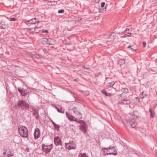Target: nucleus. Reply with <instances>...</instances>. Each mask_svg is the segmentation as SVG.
I'll list each match as a JSON object with an SVG mask.
<instances>
[{"instance_id": "obj_1", "label": "nucleus", "mask_w": 157, "mask_h": 157, "mask_svg": "<svg viewBox=\"0 0 157 157\" xmlns=\"http://www.w3.org/2000/svg\"><path fill=\"white\" fill-rule=\"evenodd\" d=\"M17 109L26 111L29 108V105L26 101L24 100H19L17 102V105H15Z\"/></svg>"}, {"instance_id": "obj_2", "label": "nucleus", "mask_w": 157, "mask_h": 157, "mask_svg": "<svg viewBox=\"0 0 157 157\" xmlns=\"http://www.w3.org/2000/svg\"><path fill=\"white\" fill-rule=\"evenodd\" d=\"M69 109L70 112L72 114V113H74V116L77 117V118L80 119L82 118V115L79 112L78 108L76 105L74 104H72L70 105Z\"/></svg>"}, {"instance_id": "obj_3", "label": "nucleus", "mask_w": 157, "mask_h": 157, "mask_svg": "<svg viewBox=\"0 0 157 157\" xmlns=\"http://www.w3.org/2000/svg\"><path fill=\"white\" fill-rule=\"evenodd\" d=\"M19 133L22 137L28 138L29 133L27 128L25 126H22L18 128Z\"/></svg>"}, {"instance_id": "obj_4", "label": "nucleus", "mask_w": 157, "mask_h": 157, "mask_svg": "<svg viewBox=\"0 0 157 157\" xmlns=\"http://www.w3.org/2000/svg\"><path fill=\"white\" fill-rule=\"evenodd\" d=\"M53 147L52 144L47 145L43 144L42 145V150L46 155L49 153L52 149Z\"/></svg>"}, {"instance_id": "obj_5", "label": "nucleus", "mask_w": 157, "mask_h": 157, "mask_svg": "<svg viewBox=\"0 0 157 157\" xmlns=\"http://www.w3.org/2000/svg\"><path fill=\"white\" fill-rule=\"evenodd\" d=\"M65 145L67 149L70 150L71 149H75L76 148V145L74 141H70L68 143H65Z\"/></svg>"}, {"instance_id": "obj_6", "label": "nucleus", "mask_w": 157, "mask_h": 157, "mask_svg": "<svg viewBox=\"0 0 157 157\" xmlns=\"http://www.w3.org/2000/svg\"><path fill=\"white\" fill-rule=\"evenodd\" d=\"M116 37L115 32H113L110 34H108L105 36V38L108 39L107 41H111L115 38Z\"/></svg>"}, {"instance_id": "obj_7", "label": "nucleus", "mask_w": 157, "mask_h": 157, "mask_svg": "<svg viewBox=\"0 0 157 157\" xmlns=\"http://www.w3.org/2000/svg\"><path fill=\"white\" fill-rule=\"evenodd\" d=\"M80 124L81 125L80 126V130L82 131L83 133H86L87 130V125L84 121Z\"/></svg>"}, {"instance_id": "obj_8", "label": "nucleus", "mask_w": 157, "mask_h": 157, "mask_svg": "<svg viewBox=\"0 0 157 157\" xmlns=\"http://www.w3.org/2000/svg\"><path fill=\"white\" fill-rule=\"evenodd\" d=\"M40 21L38 19L34 18L30 20L26 21L25 23L27 25L29 24H35L36 23H38Z\"/></svg>"}, {"instance_id": "obj_9", "label": "nucleus", "mask_w": 157, "mask_h": 157, "mask_svg": "<svg viewBox=\"0 0 157 157\" xmlns=\"http://www.w3.org/2000/svg\"><path fill=\"white\" fill-rule=\"evenodd\" d=\"M130 100L124 98L119 101V103L121 105H129L131 103Z\"/></svg>"}, {"instance_id": "obj_10", "label": "nucleus", "mask_w": 157, "mask_h": 157, "mask_svg": "<svg viewBox=\"0 0 157 157\" xmlns=\"http://www.w3.org/2000/svg\"><path fill=\"white\" fill-rule=\"evenodd\" d=\"M17 90L23 96H25L27 93V90L25 89H24L23 88L18 87Z\"/></svg>"}, {"instance_id": "obj_11", "label": "nucleus", "mask_w": 157, "mask_h": 157, "mask_svg": "<svg viewBox=\"0 0 157 157\" xmlns=\"http://www.w3.org/2000/svg\"><path fill=\"white\" fill-rule=\"evenodd\" d=\"M40 129L38 128H36L34 133V139L36 140L40 136Z\"/></svg>"}, {"instance_id": "obj_12", "label": "nucleus", "mask_w": 157, "mask_h": 157, "mask_svg": "<svg viewBox=\"0 0 157 157\" xmlns=\"http://www.w3.org/2000/svg\"><path fill=\"white\" fill-rule=\"evenodd\" d=\"M54 142L56 146H58L59 145L62 146L61 140L59 137L58 136H56L54 138Z\"/></svg>"}, {"instance_id": "obj_13", "label": "nucleus", "mask_w": 157, "mask_h": 157, "mask_svg": "<svg viewBox=\"0 0 157 157\" xmlns=\"http://www.w3.org/2000/svg\"><path fill=\"white\" fill-rule=\"evenodd\" d=\"M123 34L124 37L131 36V30L128 28H126Z\"/></svg>"}, {"instance_id": "obj_14", "label": "nucleus", "mask_w": 157, "mask_h": 157, "mask_svg": "<svg viewBox=\"0 0 157 157\" xmlns=\"http://www.w3.org/2000/svg\"><path fill=\"white\" fill-rule=\"evenodd\" d=\"M31 54L32 56L37 59H39L43 58L42 56L39 53H38L36 52H33Z\"/></svg>"}, {"instance_id": "obj_15", "label": "nucleus", "mask_w": 157, "mask_h": 157, "mask_svg": "<svg viewBox=\"0 0 157 157\" xmlns=\"http://www.w3.org/2000/svg\"><path fill=\"white\" fill-rule=\"evenodd\" d=\"M8 27V25L4 21L0 22V29H3Z\"/></svg>"}, {"instance_id": "obj_16", "label": "nucleus", "mask_w": 157, "mask_h": 157, "mask_svg": "<svg viewBox=\"0 0 157 157\" xmlns=\"http://www.w3.org/2000/svg\"><path fill=\"white\" fill-rule=\"evenodd\" d=\"M108 151H110L107 148L104 147L102 148L101 153L102 154V155L104 156L107 155Z\"/></svg>"}, {"instance_id": "obj_17", "label": "nucleus", "mask_w": 157, "mask_h": 157, "mask_svg": "<svg viewBox=\"0 0 157 157\" xmlns=\"http://www.w3.org/2000/svg\"><path fill=\"white\" fill-rule=\"evenodd\" d=\"M33 114L36 117V118L37 119L39 117V115L38 113V111H37L36 109L33 108L32 109Z\"/></svg>"}, {"instance_id": "obj_18", "label": "nucleus", "mask_w": 157, "mask_h": 157, "mask_svg": "<svg viewBox=\"0 0 157 157\" xmlns=\"http://www.w3.org/2000/svg\"><path fill=\"white\" fill-rule=\"evenodd\" d=\"M66 115L67 117L70 120V121H73V119H74L75 117L74 116H73L72 115H70L67 112L66 113Z\"/></svg>"}, {"instance_id": "obj_19", "label": "nucleus", "mask_w": 157, "mask_h": 157, "mask_svg": "<svg viewBox=\"0 0 157 157\" xmlns=\"http://www.w3.org/2000/svg\"><path fill=\"white\" fill-rule=\"evenodd\" d=\"M149 112L150 113V118H153L155 116V114L154 111L152 110L151 108H149Z\"/></svg>"}, {"instance_id": "obj_20", "label": "nucleus", "mask_w": 157, "mask_h": 157, "mask_svg": "<svg viewBox=\"0 0 157 157\" xmlns=\"http://www.w3.org/2000/svg\"><path fill=\"white\" fill-rule=\"evenodd\" d=\"M55 43V41L52 39H48V40L47 44L50 45L53 44Z\"/></svg>"}, {"instance_id": "obj_21", "label": "nucleus", "mask_w": 157, "mask_h": 157, "mask_svg": "<svg viewBox=\"0 0 157 157\" xmlns=\"http://www.w3.org/2000/svg\"><path fill=\"white\" fill-rule=\"evenodd\" d=\"M129 124L132 128H134L136 127V124L133 121H130Z\"/></svg>"}, {"instance_id": "obj_22", "label": "nucleus", "mask_w": 157, "mask_h": 157, "mask_svg": "<svg viewBox=\"0 0 157 157\" xmlns=\"http://www.w3.org/2000/svg\"><path fill=\"white\" fill-rule=\"evenodd\" d=\"M115 82L113 81L108 83H107L106 85L107 86L109 87H111L114 85L115 84Z\"/></svg>"}, {"instance_id": "obj_23", "label": "nucleus", "mask_w": 157, "mask_h": 157, "mask_svg": "<svg viewBox=\"0 0 157 157\" xmlns=\"http://www.w3.org/2000/svg\"><path fill=\"white\" fill-rule=\"evenodd\" d=\"M137 112L136 111H135L133 112V118L134 119H136V118H137Z\"/></svg>"}, {"instance_id": "obj_24", "label": "nucleus", "mask_w": 157, "mask_h": 157, "mask_svg": "<svg viewBox=\"0 0 157 157\" xmlns=\"http://www.w3.org/2000/svg\"><path fill=\"white\" fill-rule=\"evenodd\" d=\"M78 157H89L86 153H81L79 154L78 156Z\"/></svg>"}, {"instance_id": "obj_25", "label": "nucleus", "mask_w": 157, "mask_h": 157, "mask_svg": "<svg viewBox=\"0 0 157 157\" xmlns=\"http://www.w3.org/2000/svg\"><path fill=\"white\" fill-rule=\"evenodd\" d=\"M121 91L125 93H128V89L125 88H123L121 89Z\"/></svg>"}, {"instance_id": "obj_26", "label": "nucleus", "mask_w": 157, "mask_h": 157, "mask_svg": "<svg viewBox=\"0 0 157 157\" xmlns=\"http://www.w3.org/2000/svg\"><path fill=\"white\" fill-rule=\"evenodd\" d=\"M78 118H77L76 117H75V118H74V119H73V121H74L78 123L79 124H81L82 122H83V121H82V120L78 121Z\"/></svg>"}, {"instance_id": "obj_27", "label": "nucleus", "mask_w": 157, "mask_h": 157, "mask_svg": "<svg viewBox=\"0 0 157 157\" xmlns=\"http://www.w3.org/2000/svg\"><path fill=\"white\" fill-rule=\"evenodd\" d=\"M39 28L38 27H35L34 28V32L35 33H38L40 31Z\"/></svg>"}, {"instance_id": "obj_28", "label": "nucleus", "mask_w": 157, "mask_h": 157, "mask_svg": "<svg viewBox=\"0 0 157 157\" xmlns=\"http://www.w3.org/2000/svg\"><path fill=\"white\" fill-rule=\"evenodd\" d=\"M144 93V92H143L141 93V94H140V97L142 99H143L144 97H145L146 96H147V95L146 94H145L143 96V94Z\"/></svg>"}, {"instance_id": "obj_29", "label": "nucleus", "mask_w": 157, "mask_h": 157, "mask_svg": "<svg viewBox=\"0 0 157 157\" xmlns=\"http://www.w3.org/2000/svg\"><path fill=\"white\" fill-rule=\"evenodd\" d=\"M55 130H56L57 131H58L59 130V126L58 125L56 124V126H54Z\"/></svg>"}, {"instance_id": "obj_30", "label": "nucleus", "mask_w": 157, "mask_h": 157, "mask_svg": "<svg viewBox=\"0 0 157 157\" xmlns=\"http://www.w3.org/2000/svg\"><path fill=\"white\" fill-rule=\"evenodd\" d=\"M117 155V152H115V153L109 152V153H108V154H107V155Z\"/></svg>"}, {"instance_id": "obj_31", "label": "nucleus", "mask_w": 157, "mask_h": 157, "mask_svg": "<svg viewBox=\"0 0 157 157\" xmlns=\"http://www.w3.org/2000/svg\"><path fill=\"white\" fill-rule=\"evenodd\" d=\"M101 93L103 94H105V96L107 94V93L105 89H103L101 90Z\"/></svg>"}, {"instance_id": "obj_32", "label": "nucleus", "mask_w": 157, "mask_h": 157, "mask_svg": "<svg viewBox=\"0 0 157 157\" xmlns=\"http://www.w3.org/2000/svg\"><path fill=\"white\" fill-rule=\"evenodd\" d=\"M64 12V10L63 9H61L58 11V13H63Z\"/></svg>"}, {"instance_id": "obj_33", "label": "nucleus", "mask_w": 157, "mask_h": 157, "mask_svg": "<svg viewBox=\"0 0 157 157\" xmlns=\"http://www.w3.org/2000/svg\"><path fill=\"white\" fill-rule=\"evenodd\" d=\"M112 150L113 151H114V153L115 152H117V149L115 147H112Z\"/></svg>"}, {"instance_id": "obj_34", "label": "nucleus", "mask_w": 157, "mask_h": 157, "mask_svg": "<svg viewBox=\"0 0 157 157\" xmlns=\"http://www.w3.org/2000/svg\"><path fill=\"white\" fill-rule=\"evenodd\" d=\"M12 156L13 154H12L11 153H8L7 154V156H6V157H12Z\"/></svg>"}, {"instance_id": "obj_35", "label": "nucleus", "mask_w": 157, "mask_h": 157, "mask_svg": "<svg viewBox=\"0 0 157 157\" xmlns=\"http://www.w3.org/2000/svg\"><path fill=\"white\" fill-rule=\"evenodd\" d=\"M43 52L45 54L48 53V51L46 49L44 48L43 49Z\"/></svg>"}, {"instance_id": "obj_36", "label": "nucleus", "mask_w": 157, "mask_h": 157, "mask_svg": "<svg viewBox=\"0 0 157 157\" xmlns=\"http://www.w3.org/2000/svg\"><path fill=\"white\" fill-rule=\"evenodd\" d=\"M128 49H129L130 50H131L132 51L134 52L135 51V50L132 48H131V46L130 45L129 46L127 47Z\"/></svg>"}, {"instance_id": "obj_37", "label": "nucleus", "mask_w": 157, "mask_h": 157, "mask_svg": "<svg viewBox=\"0 0 157 157\" xmlns=\"http://www.w3.org/2000/svg\"><path fill=\"white\" fill-rule=\"evenodd\" d=\"M101 75V72H98L97 73L95 74V75L96 76L98 77V76L100 75Z\"/></svg>"}, {"instance_id": "obj_38", "label": "nucleus", "mask_w": 157, "mask_h": 157, "mask_svg": "<svg viewBox=\"0 0 157 157\" xmlns=\"http://www.w3.org/2000/svg\"><path fill=\"white\" fill-rule=\"evenodd\" d=\"M105 3L104 2H102L101 3V7L102 8H103L104 7V6L105 5Z\"/></svg>"}, {"instance_id": "obj_39", "label": "nucleus", "mask_w": 157, "mask_h": 157, "mask_svg": "<svg viewBox=\"0 0 157 157\" xmlns=\"http://www.w3.org/2000/svg\"><path fill=\"white\" fill-rule=\"evenodd\" d=\"M143 46L144 48L145 47L146 45V43L145 41H144L143 42Z\"/></svg>"}, {"instance_id": "obj_40", "label": "nucleus", "mask_w": 157, "mask_h": 157, "mask_svg": "<svg viewBox=\"0 0 157 157\" xmlns=\"http://www.w3.org/2000/svg\"><path fill=\"white\" fill-rule=\"evenodd\" d=\"M16 20V19L15 17H12L10 19V21H15Z\"/></svg>"}, {"instance_id": "obj_41", "label": "nucleus", "mask_w": 157, "mask_h": 157, "mask_svg": "<svg viewBox=\"0 0 157 157\" xmlns=\"http://www.w3.org/2000/svg\"><path fill=\"white\" fill-rule=\"evenodd\" d=\"M48 39L47 38H44L43 39V41L44 42H46V43H47V41H48Z\"/></svg>"}, {"instance_id": "obj_42", "label": "nucleus", "mask_w": 157, "mask_h": 157, "mask_svg": "<svg viewBox=\"0 0 157 157\" xmlns=\"http://www.w3.org/2000/svg\"><path fill=\"white\" fill-rule=\"evenodd\" d=\"M42 32L43 33H48V31L47 30H46L45 29H43L42 30Z\"/></svg>"}, {"instance_id": "obj_43", "label": "nucleus", "mask_w": 157, "mask_h": 157, "mask_svg": "<svg viewBox=\"0 0 157 157\" xmlns=\"http://www.w3.org/2000/svg\"><path fill=\"white\" fill-rule=\"evenodd\" d=\"M111 96V94L110 93H107V94L106 95V96H107L109 97Z\"/></svg>"}, {"instance_id": "obj_44", "label": "nucleus", "mask_w": 157, "mask_h": 157, "mask_svg": "<svg viewBox=\"0 0 157 157\" xmlns=\"http://www.w3.org/2000/svg\"><path fill=\"white\" fill-rule=\"evenodd\" d=\"M52 124L54 125V126H56V124L52 120Z\"/></svg>"}, {"instance_id": "obj_45", "label": "nucleus", "mask_w": 157, "mask_h": 157, "mask_svg": "<svg viewBox=\"0 0 157 157\" xmlns=\"http://www.w3.org/2000/svg\"><path fill=\"white\" fill-rule=\"evenodd\" d=\"M57 110V111L59 113H64L62 111H61L59 109H58Z\"/></svg>"}, {"instance_id": "obj_46", "label": "nucleus", "mask_w": 157, "mask_h": 157, "mask_svg": "<svg viewBox=\"0 0 157 157\" xmlns=\"http://www.w3.org/2000/svg\"><path fill=\"white\" fill-rule=\"evenodd\" d=\"M82 20V18L81 17H78V21H81Z\"/></svg>"}, {"instance_id": "obj_47", "label": "nucleus", "mask_w": 157, "mask_h": 157, "mask_svg": "<svg viewBox=\"0 0 157 157\" xmlns=\"http://www.w3.org/2000/svg\"><path fill=\"white\" fill-rule=\"evenodd\" d=\"M107 148L108 149V150H112L113 148L112 147H111L110 146L109 147Z\"/></svg>"}, {"instance_id": "obj_48", "label": "nucleus", "mask_w": 157, "mask_h": 157, "mask_svg": "<svg viewBox=\"0 0 157 157\" xmlns=\"http://www.w3.org/2000/svg\"><path fill=\"white\" fill-rule=\"evenodd\" d=\"M33 29H34V28H29L28 29V30H29L30 31V30H33Z\"/></svg>"}, {"instance_id": "obj_49", "label": "nucleus", "mask_w": 157, "mask_h": 157, "mask_svg": "<svg viewBox=\"0 0 157 157\" xmlns=\"http://www.w3.org/2000/svg\"><path fill=\"white\" fill-rule=\"evenodd\" d=\"M121 61V63H122V64H124V63H125V61L124 60H120Z\"/></svg>"}, {"instance_id": "obj_50", "label": "nucleus", "mask_w": 157, "mask_h": 157, "mask_svg": "<svg viewBox=\"0 0 157 157\" xmlns=\"http://www.w3.org/2000/svg\"><path fill=\"white\" fill-rule=\"evenodd\" d=\"M136 98L137 99V102H139V99H138L137 97H136Z\"/></svg>"}, {"instance_id": "obj_51", "label": "nucleus", "mask_w": 157, "mask_h": 157, "mask_svg": "<svg viewBox=\"0 0 157 157\" xmlns=\"http://www.w3.org/2000/svg\"><path fill=\"white\" fill-rule=\"evenodd\" d=\"M55 108L57 110L59 109L57 107H56V106L55 107Z\"/></svg>"}, {"instance_id": "obj_52", "label": "nucleus", "mask_w": 157, "mask_h": 157, "mask_svg": "<svg viewBox=\"0 0 157 157\" xmlns=\"http://www.w3.org/2000/svg\"><path fill=\"white\" fill-rule=\"evenodd\" d=\"M26 150H27V151H29V148H26Z\"/></svg>"}, {"instance_id": "obj_53", "label": "nucleus", "mask_w": 157, "mask_h": 157, "mask_svg": "<svg viewBox=\"0 0 157 157\" xmlns=\"http://www.w3.org/2000/svg\"><path fill=\"white\" fill-rule=\"evenodd\" d=\"M122 94H121L120 95V97H122Z\"/></svg>"}, {"instance_id": "obj_54", "label": "nucleus", "mask_w": 157, "mask_h": 157, "mask_svg": "<svg viewBox=\"0 0 157 157\" xmlns=\"http://www.w3.org/2000/svg\"><path fill=\"white\" fill-rule=\"evenodd\" d=\"M45 1L49 2L50 1V0H45Z\"/></svg>"}, {"instance_id": "obj_55", "label": "nucleus", "mask_w": 157, "mask_h": 157, "mask_svg": "<svg viewBox=\"0 0 157 157\" xmlns=\"http://www.w3.org/2000/svg\"><path fill=\"white\" fill-rule=\"evenodd\" d=\"M87 94H89V91H87Z\"/></svg>"}, {"instance_id": "obj_56", "label": "nucleus", "mask_w": 157, "mask_h": 157, "mask_svg": "<svg viewBox=\"0 0 157 157\" xmlns=\"http://www.w3.org/2000/svg\"><path fill=\"white\" fill-rule=\"evenodd\" d=\"M85 69H88L87 68H86V67H85Z\"/></svg>"}, {"instance_id": "obj_57", "label": "nucleus", "mask_w": 157, "mask_h": 157, "mask_svg": "<svg viewBox=\"0 0 157 157\" xmlns=\"http://www.w3.org/2000/svg\"><path fill=\"white\" fill-rule=\"evenodd\" d=\"M6 154V153H5V152H4V154Z\"/></svg>"}]
</instances>
